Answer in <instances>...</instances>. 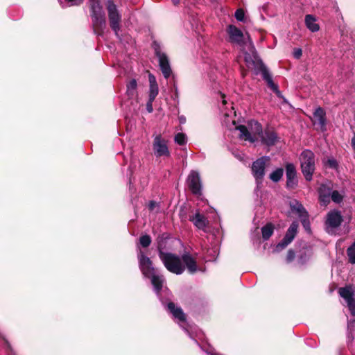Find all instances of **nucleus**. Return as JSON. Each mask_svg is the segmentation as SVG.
I'll return each mask as SVG.
<instances>
[{
    "instance_id": "obj_36",
    "label": "nucleus",
    "mask_w": 355,
    "mask_h": 355,
    "mask_svg": "<svg viewBox=\"0 0 355 355\" xmlns=\"http://www.w3.org/2000/svg\"><path fill=\"white\" fill-rule=\"evenodd\" d=\"M330 198L335 203L339 204L343 200V196L341 195L338 191L334 190L331 191Z\"/></svg>"
},
{
    "instance_id": "obj_14",
    "label": "nucleus",
    "mask_w": 355,
    "mask_h": 355,
    "mask_svg": "<svg viewBox=\"0 0 355 355\" xmlns=\"http://www.w3.org/2000/svg\"><path fill=\"white\" fill-rule=\"evenodd\" d=\"M189 220L192 222L194 226L198 230L207 232V228L209 225V221L205 215L200 214L198 210L196 211L194 214L190 215Z\"/></svg>"
},
{
    "instance_id": "obj_3",
    "label": "nucleus",
    "mask_w": 355,
    "mask_h": 355,
    "mask_svg": "<svg viewBox=\"0 0 355 355\" xmlns=\"http://www.w3.org/2000/svg\"><path fill=\"white\" fill-rule=\"evenodd\" d=\"M159 257L169 272L181 275L184 271V266L181 262L182 259L178 255L166 252Z\"/></svg>"
},
{
    "instance_id": "obj_10",
    "label": "nucleus",
    "mask_w": 355,
    "mask_h": 355,
    "mask_svg": "<svg viewBox=\"0 0 355 355\" xmlns=\"http://www.w3.org/2000/svg\"><path fill=\"white\" fill-rule=\"evenodd\" d=\"M254 65H252L251 68L254 69V73L258 75L259 73H261L263 79L266 82L268 87H272L276 89L275 86V83L272 79V76L269 73L266 66L263 62L262 60L260 58L257 59V61L255 62Z\"/></svg>"
},
{
    "instance_id": "obj_50",
    "label": "nucleus",
    "mask_w": 355,
    "mask_h": 355,
    "mask_svg": "<svg viewBox=\"0 0 355 355\" xmlns=\"http://www.w3.org/2000/svg\"><path fill=\"white\" fill-rule=\"evenodd\" d=\"M172 3L176 6L180 3V0H171Z\"/></svg>"
},
{
    "instance_id": "obj_13",
    "label": "nucleus",
    "mask_w": 355,
    "mask_h": 355,
    "mask_svg": "<svg viewBox=\"0 0 355 355\" xmlns=\"http://www.w3.org/2000/svg\"><path fill=\"white\" fill-rule=\"evenodd\" d=\"M311 121L313 125L318 124L320 130L324 132L327 130V116L325 110L321 107H317L313 113Z\"/></svg>"
},
{
    "instance_id": "obj_22",
    "label": "nucleus",
    "mask_w": 355,
    "mask_h": 355,
    "mask_svg": "<svg viewBox=\"0 0 355 355\" xmlns=\"http://www.w3.org/2000/svg\"><path fill=\"white\" fill-rule=\"evenodd\" d=\"M169 239V236L167 234L164 233L159 234L157 239V249L158 251L159 257L165 254L166 252L164 251L166 248L167 240Z\"/></svg>"
},
{
    "instance_id": "obj_7",
    "label": "nucleus",
    "mask_w": 355,
    "mask_h": 355,
    "mask_svg": "<svg viewBox=\"0 0 355 355\" xmlns=\"http://www.w3.org/2000/svg\"><path fill=\"white\" fill-rule=\"evenodd\" d=\"M137 258L139 269L144 277L150 278V276L156 272V269L153 266L152 260L148 257L144 252L140 250Z\"/></svg>"
},
{
    "instance_id": "obj_27",
    "label": "nucleus",
    "mask_w": 355,
    "mask_h": 355,
    "mask_svg": "<svg viewBox=\"0 0 355 355\" xmlns=\"http://www.w3.org/2000/svg\"><path fill=\"white\" fill-rule=\"evenodd\" d=\"M274 225L271 223H267L266 225L262 227L261 233L262 238L264 241H267L270 239V237L272 235L274 232Z\"/></svg>"
},
{
    "instance_id": "obj_15",
    "label": "nucleus",
    "mask_w": 355,
    "mask_h": 355,
    "mask_svg": "<svg viewBox=\"0 0 355 355\" xmlns=\"http://www.w3.org/2000/svg\"><path fill=\"white\" fill-rule=\"evenodd\" d=\"M343 221L341 212L338 210L334 209L330 211L327 214L326 225L331 228L338 227Z\"/></svg>"
},
{
    "instance_id": "obj_2",
    "label": "nucleus",
    "mask_w": 355,
    "mask_h": 355,
    "mask_svg": "<svg viewBox=\"0 0 355 355\" xmlns=\"http://www.w3.org/2000/svg\"><path fill=\"white\" fill-rule=\"evenodd\" d=\"M301 170L306 181H311L315 170V155L309 149L303 150L300 155Z\"/></svg>"
},
{
    "instance_id": "obj_4",
    "label": "nucleus",
    "mask_w": 355,
    "mask_h": 355,
    "mask_svg": "<svg viewBox=\"0 0 355 355\" xmlns=\"http://www.w3.org/2000/svg\"><path fill=\"white\" fill-rule=\"evenodd\" d=\"M152 48L154 50L155 56L159 60V66L164 77L168 79L172 74V69L167 55L162 52L161 46L157 41L153 42Z\"/></svg>"
},
{
    "instance_id": "obj_21",
    "label": "nucleus",
    "mask_w": 355,
    "mask_h": 355,
    "mask_svg": "<svg viewBox=\"0 0 355 355\" xmlns=\"http://www.w3.org/2000/svg\"><path fill=\"white\" fill-rule=\"evenodd\" d=\"M236 129L240 132L239 137L241 139L248 141L251 143H254L258 140L257 137H252V133L248 130L245 125H239L236 127Z\"/></svg>"
},
{
    "instance_id": "obj_49",
    "label": "nucleus",
    "mask_w": 355,
    "mask_h": 355,
    "mask_svg": "<svg viewBox=\"0 0 355 355\" xmlns=\"http://www.w3.org/2000/svg\"><path fill=\"white\" fill-rule=\"evenodd\" d=\"M352 146L353 148L355 150V134L352 139Z\"/></svg>"
},
{
    "instance_id": "obj_30",
    "label": "nucleus",
    "mask_w": 355,
    "mask_h": 355,
    "mask_svg": "<svg viewBox=\"0 0 355 355\" xmlns=\"http://www.w3.org/2000/svg\"><path fill=\"white\" fill-rule=\"evenodd\" d=\"M339 295L345 300L354 297V292L350 287L340 288L338 290Z\"/></svg>"
},
{
    "instance_id": "obj_28",
    "label": "nucleus",
    "mask_w": 355,
    "mask_h": 355,
    "mask_svg": "<svg viewBox=\"0 0 355 355\" xmlns=\"http://www.w3.org/2000/svg\"><path fill=\"white\" fill-rule=\"evenodd\" d=\"M126 93L130 98H132L137 94V83L135 79L130 80L126 85Z\"/></svg>"
},
{
    "instance_id": "obj_51",
    "label": "nucleus",
    "mask_w": 355,
    "mask_h": 355,
    "mask_svg": "<svg viewBox=\"0 0 355 355\" xmlns=\"http://www.w3.org/2000/svg\"><path fill=\"white\" fill-rule=\"evenodd\" d=\"M174 89H175V94H177L178 89H177V87L175 86V85H174Z\"/></svg>"
},
{
    "instance_id": "obj_19",
    "label": "nucleus",
    "mask_w": 355,
    "mask_h": 355,
    "mask_svg": "<svg viewBox=\"0 0 355 355\" xmlns=\"http://www.w3.org/2000/svg\"><path fill=\"white\" fill-rule=\"evenodd\" d=\"M182 261L186 266L188 271L191 274H194L198 270L196 259L189 253H184L181 257Z\"/></svg>"
},
{
    "instance_id": "obj_40",
    "label": "nucleus",
    "mask_w": 355,
    "mask_h": 355,
    "mask_svg": "<svg viewBox=\"0 0 355 355\" xmlns=\"http://www.w3.org/2000/svg\"><path fill=\"white\" fill-rule=\"evenodd\" d=\"M235 18L239 21H243L245 19V12L243 9L239 8L236 10L234 14Z\"/></svg>"
},
{
    "instance_id": "obj_12",
    "label": "nucleus",
    "mask_w": 355,
    "mask_h": 355,
    "mask_svg": "<svg viewBox=\"0 0 355 355\" xmlns=\"http://www.w3.org/2000/svg\"><path fill=\"white\" fill-rule=\"evenodd\" d=\"M187 183L189 190L195 195L201 194V182L199 173L192 171L188 176Z\"/></svg>"
},
{
    "instance_id": "obj_16",
    "label": "nucleus",
    "mask_w": 355,
    "mask_h": 355,
    "mask_svg": "<svg viewBox=\"0 0 355 355\" xmlns=\"http://www.w3.org/2000/svg\"><path fill=\"white\" fill-rule=\"evenodd\" d=\"M226 31L229 35V41L232 43L241 44L243 41V33L236 26L230 24L227 26Z\"/></svg>"
},
{
    "instance_id": "obj_26",
    "label": "nucleus",
    "mask_w": 355,
    "mask_h": 355,
    "mask_svg": "<svg viewBox=\"0 0 355 355\" xmlns=\"http://www.w3.org/2000/svg\"><path fill=\"white\" fill-rule=\"evenodd\" d=\"M252 135V137H257L258 139L263 135L264 130H263L262 125L260 123L256 121H252L250 122Z\"/></svg>"
},
{
    "instance_id": "obj_46",
    "label": "nucleus",
    "mask_w": 355,
    "mask_h": 355,
    "mask_svg": "<svg viewBox=\"0 0 355 355\" xmlns=\"http://www.w3.org/2000/svg\"><path fill=\"white\" fill-rule=\"evenodd\" d=\"M275 86L276 87V89L272 87H268L271 90H272L278 97L282 98L281 92L279 90L278 85L275 83Z\"/></svg>"
},
{
    "instance_id": "obj_9",
    "label": "nucleus",
    "mask_w": 355,
    "mask_h": 355,
    "mask_svg": "<svg viewBox=\"0 0 355 355\" xmlns=\"http://www.w3.org/2000/svg\"><path fill=\"white\" fill-rule=\"evenodd\" d=\"M153 150L155 155L157 157H168L171 155L167 146V141L163 139L161 135H157L154 139L153 143Z\"/></svg>"
},
{
    "instance_id": "obj_37",
    "label": "nucleus",
    "mask_w": 355,
    "mask_h": 355,
    "mask_svg": "<svg viewBox=\"0 0 355 355\" xmlns=\"http://www.w3.org/2000/svg\"><path fill=\"white\" fill-rule=\"evenodd\" d=\"M158 92L159 89L157 85H150L149 98H150V101H155L158 94Z\"/></svg>"
},
{
    "instance_id": "obj_24",
    "label": "nucleus",
    "mask_w": 355,
    "mask_h": 355,
    "mask_svg": "<svg viewBox=\"0 0 355 355\" xmlns=\"http://www.w3.org/2000/svg\"><path fill=\"white\" fill-rule=\"evenodd\" d=\"M315 21L316 19L313 15H306L305 16V24L311 32H316L320 29L319 25Z\"/></svg>"
},
{
    "instance_id": "obj_43",
    "label": "nucleus",
    "mask_w": 355,
    "mask_h": 355,
    "mask_svg": "<svg viewBox=\"0 0 355 355\" xmlns=\"http://www.w3.org/2000/svg\"><path fill=\"white\" fill-rule=\"evenodd\" d=\"M3 340L6 347L7 355H15L9 342L5 338H3Z\"/></svg>"
},
{
    "instance_id": "obj_52",
    "label": "nucleus",
    "mask_w": 355,
    "mask_h": 355,
    "mask_svg": "<svg viewBox=\"0 0 355 355\" xmlns=\"http://www.w3.org/2000/svg\"><path fill=\"white\" fill-rule=\"evenodd\" d=\"M210 355H218V354H217L216 353H211Z\"/></svg>"
},
{
    "instance_id": "obj_38",
    "label": "nucleus",
    "mask_w": 355,
    "mask_h": 355,
    "mask_svg": "<svg viewBox=\"0 0 355 355\" xmlns=\"http://www.w3.org/2000/svg\"><path fill=\"white\" fill-rule=\"evenodd\" d=\"M300 220H301V223H302L304 228L305 229V230L308 232H311V225H310V221H309V214L301 218Z\"/></svg>"
},
{
    "instance_id": "obj_1",
    "label": "nucleus",
    "mask_w": 355,
    "mask_h": 355,
    "mask_svg": "<svg viewBox=\"0 0 355 355\" xmlns=\"http://www.w3.org/2000/svg\"><path fill=\"white\" fill-rule=\"evenodd\" d=\"M89 10L94 33L102 36L106 27V18L100 1L89 0Z\"/></svg>"
},
{
    "instance_id": "obj_20",
    "label": "nucleus",
    "mask_w": 355,
    "mask_h": 355,
    "mask_svg": "<svg viewBox=\"0 0 355 355\" xmlns=\"http://www.w3.org/2000/svg\"><path fill=\"white\" fill-rule=\"evenodd\" d=\"M167 308L174 318L178 319L181 322H184L186 320V315L183 312L182 309L180 306H176L174 302H168L167 304Z\"/></svg>"
},
{
    "instance_id": "obj_31",
    "label": "nucleus",
    "mask_w": 355,
    "mask_h": 355,
    "mask_svg": "<svg viewBox=\"0 0 355 355\" xmlns=\"http://www.w3.org/2000/svg\"><path fill=\"white\" fill-rule=\"evenodd\" d=\"M284 174L283 168H277L269 175V178L274 182H278L281 180Z\"/></svg>"
},
{
    "instance_id": "obj_44",
    "label": "nucleus",
    "mask_w": 355,
    "mask_h": 355,
    "mask_svg": "<svg viewBox=\"0 0 355 355\" xmlns=\"http://www.w3.org/2000/svg\"><path fill=\"white\" fill-rule=\"evenodd\" d=\"M154 101H150V98H148V101L146 103V110L148 112L151 113L153 112V103Z\"/></svg>"
},
{
    "instance_id": "obj_23",
    "label": "nucleus",
    "mask_w": 355,
    "mask_h": 355,
    "mask_svg": "<svg viewBox=\"0 0 355 355\" xmlns=\"http://www.w3.org/2000/svg\"><path fill=\"white\" fill-rule=\"evenodd\" d=\"M149 279H151V284L153 286L155 291L157 293H159L163 288L164 282V276L162 275H157L156 272H155Z\"/></svg>"
},
{
    "instance_id": "obj_18",
    "label": "nucleus",
    "mask_w": 355,
    "mask_h": 355,
    "mask_svg": "<svg viewBox=\"0 0 355 355\" xmlns=\"http://www.w3.org/2000/svg\"><path fill=\"white\" fill-rule=\"evenodd\" d=\"M261 143L268 146H272L275 144L277 140V133L270 128L264 130L263 135L260 137Z\"/></svg>"
},
{
    "instance_id": "obj_41",
    "label": "nucleus",
    "mask_w": 355,
    "mask_h": 355,
    "mask_svg": "<svg viewBox=\"0 0 355 355\" xmlns=\"http://www.w3.org/2000/svg\"><path fill=\"white\" fill-rule=\"evenodd\" d=\"M295 258V252L293 249H290L287 252L286 261L287 263L292 262Z\"/></svg>"
},
{
    "instance_id": "obj_17",
    "label": "nucleus",
    "mask_w": 355,
    "mask_h": 355,
    "mask_svg": "<svg viewBox=\"0 0 355 355\" xmlns=\"http://www.w3.org/2000/svg\"><path fill=\"white\" fill-rule=\"evenodd\" d=\"M331 191V187L325 184H322L319 187L318 189L319 201L322 205L327 206L330 202Z\"/></svg>"
},
{
    "instance_id": "obj_33",
    "label": "nucleus",
    "mask_w": 355,
    "mask_h": 355,
    "mask_svg": "<svg viewBox=\"0 0 355 355\" xmlns=\"http://www.w3.org/2000/svg\"><path fill=\"white\" fill-rule=\"evenodd\" d=\"M152 243V239L150 235L144 234L140 236L139 238V244L143 248H148Z\"/></svg>"
},
{
    "instance_id": "obj_42",
    "label": "nucleus",
    "mask_w": 355,
    "mask_h": 355,
    "mask_svg": "<svg viewBox=\"0 0 355 355\" xmlns=\"http://www.w3.org/2000/svg\"><path fill=\"white\" fill-rule=\"evenodd\" d=\"M327 165L329 168H334V169H336L338 166L337 161L334 158L328 159V160L327 162Z\"/></svg>"
},
{
    "instance_id": "obj_48",
    "label": "nucleus",
    "mask_w": 355,
    "mask_h": 355,
    "mask_svg": "<svg viewBox=\"0 0 355 355\" xmlns=\"http://www.w3.org/2000/svg\"><path fill=\"white\" fill-rule=\"evenodd\" d=\"M156 205H157V202L155 201H153V200L150 201V202L148 204V209L150 211H153L155 209V207H156Z\"/></svg>"
},
{
    "instance_id": "obj_25",
    "label": "nucleus",
    "mask_w": 355,
    "mask_h": 355,
    "mask_svg": "<svg viewBox=\"0 0 355 355\" xmlns=\"http://www.w3.org/2000/svg\"><path fill=\"white\" fill-rule=\"evenodd\" d=\"M312 256V251L309 248H303L300 251V254L298 255V263L301 265H304L309 260L311 257Z\"/></svg>"
},
{
    "instance_id": "obj_8",
    "label": "nucleus",
    "mask_w": 355,
    "mask_h": 355,
    "mask_svg": "<svg viewBox=\"0 0 355 355\" xmlns=\"http://www.w3.org/2000/svg\"><path fill=\"white\" fill-rule=\"evenodd\" d=\"M299 225L297 221H293L287 230L284 238L278 243L275 247L276 251L279 252L284 249L295 239Z\"/></svg>"
},
{
    "instance_id": "obj_29",
    "label": "nucleus",
    "mask_w": 355,
    "mask_h": 355,
    "mask_svg": "<svg viewBox=\"0 0 355 355\" xmlns=\"http://www.w3.org/2000/svg\"><path fill=\"white\" fill-rule=\"evenodd\" d=\"M291 207L292 211H295L298 214L300 218L308 215V212L306 211L305 208L298 202H296L295 205H291Z\"/></svg>"
},
{
    "instance_id": "obj_5",
    "label": "nucleus",
    "mask_w": 355,
    "mask_h": 355,
    "mask_svg": "<svg viewBox=\"0 0 355 355\" xmlns=\"http://www.w3.org/2000/svg\"><path fill=\"white\" fill-rule=\"evenodd\" d=\"M270 161V159L268 156H262L252 162L251 171L257 184L262 183L266 175V166Z\"/></svg>"
},
{
    "instance_id": "obj_11",
    "label": "nucleus",
    "mask_w": 355,
    "mask_h": 355,
    "mask_svg": "<svg viewBox=\"0 0 355 355\" xmlns=\"http://www.w3.org/2000/svg\"><path fill=\"white\" fill-rule=\"evenodd\" d=\"M285 170L286 175V187L288 189H295L298 184L295 166L293 163H286Z\"/></svg>"
},
{
    "instance_id": "obj_32",
    "label": "nucleus",
    "mask_w": 355,
    "mask_h": 355,
    "mask_svg": "<svg viewBox=\"0 0 355 355\" xmlns=\"http://www.w3.org/2000/svg\"><path fill=\"white\" fill-rule=\"evenodd\" d=\"M347 255L349 258V262L352 264H355V241L347 249Z\"/></svg>"
},
{
    "instance_id": "obj_45",
    "label": "nucleus",
    "mask_w": 355,
    "mask_h": 355,
    "mask_svg": "<svg viewBox=\"0 0 355 355\" xmlns=\"http://www.w3.org/2000/svg\"><path fill=\"white\" fill-rule=\"evenodd\" d=\"M148 80H149L150 85H157L156 78L154 75L150 73L148 76Z\"/></svg>"
},
{
    "instance_id": "obj_34",
    "label": "nucleus",
    "mask_w": 355,
    "mask_h": 355,
    "mask_svg": "<svg viewBox=\"0 0 355 355\" xmlns=\"http://www.w3.org/2000/svg\"><path fill=\"white\" fill-rule=\"evenodd\" d=\"M254 59L252 58L250 53H245V57H244V61L248 67V68H251L252 65H254L256 62L257 61V59L259 58L256 55H254Z\"/></svg>"
},
{
    "instance_id": "obj_35",
    "label": "nucleus",
    "mask_w": 355,
    "mask_h": 355,
    "mask_svg": "<svg viewBox=\"0 0 355 355\" xmlns=\"http://www.w3.org/2000/svg\"><path fill=\"white\" fill-rule=\"evenodd\" d=\"M175 142L178 145L183 146L187 143V137L184 133L179 132L175 136Z\"/></svg>"
},
{
    "instance_id": "obj_39",
    "label": "nucleus",
    "mask_w": 355,
    "mask_h": 355,
    "mask_svg": "<svg viewBox=\"0 0 355 355\" xmlns=\"http://www.w3.org/2000/svg\"><path fill=\"white\" fill-rule=\"evenodd\" d=\"M347 306L352 316H355V300L354 297L346 300Z\"/></svg>"
},
{
    "instance_id": "obj_47",
    "label": "nucleus",
    "mask_w": 355,
    "mask_h": 355,
    "mask_svg": "<svg viewBox=\"0 0 355 355\" xmlns=\"http://www.w3.org/2000/svg\"><path fill=\"white\" fill-rule=\"evenodd\" d=\"M294 57L299 59L302 55V51L301 49H295L293 53Z\"/></svg>"
},
{
    "instance_id": "obj_6",
    "label": "nucleus",
    "mask_w": 355,
    "mask_h": 355,
    "mask_svg": "<svg viewBox=\"0 0 355 355\" xmlns=\"http://www.w3.org/2000/svg\"><path fill=\"white\" fill-rule=\"evenodd\" d=\"M107 10L108 13V18L110 26L112 31H114L115 35H118V32L120 30V22L121 17L118 12L116 6L112 0H110L107 3Z\"/></svg>"
}]
</instances>
